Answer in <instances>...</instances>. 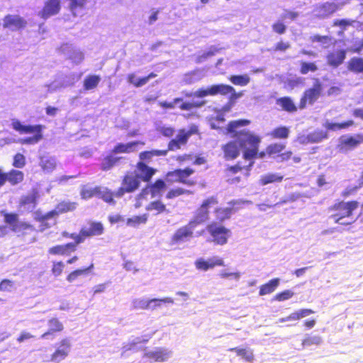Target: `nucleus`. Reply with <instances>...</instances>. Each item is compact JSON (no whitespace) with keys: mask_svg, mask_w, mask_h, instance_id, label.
<instances>
[{"mask_svg":"<svg viewBox=\"0 0 363 363\" xmlns=\"http://www.w3.org/2000/svg\"><path fill=\"white\" fill-rule=\"evenodd\" d=\"M354 125V122L353 120H347L342 123H325V127L329 130L337 131L342 129H347Z\"/></svg>","mask_w":363,"mask_h":363,"instance_id":"46","label":"nucleus"},{"mask_svg":"<svg viewBox=\"0 0 363 363\" xmlns=\"http://www.w3.org/2000/svg\"><path fill=\"white\" fill-rule=\"evenodd\" d=\"M170 352L164 347H157L154 351L147 352L143 357L153 362H163L167 360Z\"/></svg>","mask_w":363,"mask_h":363,"instance_id":"23","label":"nucleus"},{"mask_svg":"<svg viewBox=\"0 0 363 363\" xmlns=\"http://www.w3.org/2000/svg\"><path fill=\"white\" fill-rule=\"evenodd\" d=\"M191 194V191L187 189H184L182 187H177L174 189H171L168 191V192L166 194V199H172L176 197L184 195V194Z\"/></svg>","mask_w":363,"mask_h":363,"instance_id":"55","label":"nucleus"},{"mask_svg":"<svg viewBox=\"0 0 363 363\" xmlns=\"http://www.w3.org/2000/svg\"><path fill=\"white\" fill-rule=\"evenodd\" d=\"M217 223L220 224L223 221L230 218L233 213V208L229 207H218L213 211Z\"/></svg>","mask_w":363,"mask_h":363,"instance_id":"33","label":"nucleus"},{"mask_svg":"<svg viewBox=\"0 0 363 363\" xmlns=\"http://www.w3.org/2000/svg\"><path fill=\"white\" fill-rule=\"evenodd\" d=\"M6 174L7 182L12 186L21 183L24 179V174L20 170L11 169Z\"/></svg>","mask_w":363,"mask_h":363,"instance_id":"37","label":"nucleus"},{"mask_svg":"<svg viewBox=\"0 0 363 363\" xmlns=\"http://www.w3.org/2000/svg\"><path fill=\"white\" fill-rule=\"evenodd\" d=\"M147 341L148 339L141 340L140 338L138 337L136 338V340L133 341L123 344L122 347V354H125L130 351H132L133 352H138L140 350V348L138 347V345L141 343H146L147 342Z\"/></svg>","mask_w":363,"mask_h":363,"instance_id":"41","label":"nucleus"},{"mask_svg":"<svg viewBox=\"0 0 363 363\" xmlns=\"http://www.w3.org/2000/svg\"><path fill=\"white\" fill-rule=\"evenodd\" d=\"M318 70V66L314 62L301 61L300 62V73L301 74H306L308 72H315Z\"/></svg>","mask_w":363,"mask_h":363,"instance_id":"52","label":"nucleus"},{"mask_svg":"<svg viewBox=\"0 0 363 363\" xmlns=\"http://www.w3.org/2000/svg\"><path fill=\"white\" fill-rule=\"evenodd\" d=\"M168 150H152L143 151L139 154V162H143L145 163L149 162L152 160V157L166 156Z\"/></svg>","mask_w":363,"mask_h":363,"instance_id":"30","label":"nucleus"},{"mask_svg":"<svg viewBox=\"0 0 363 363\" xmlns=\"http://www.w3.org/2000/svg\"><path fill=\"white\" fill-rule=\"evenodd\" d=\"M60 348L57 349L50 356V361L55 363H59L65 359L69 354L70 348V343L68 339H62L60 342Z\"/></svg>","mask_w":363,"mask_h":363,"instance_id":"20","label":"nucleus"},{"mask_svg":"<svg viewBox=\"0 0 363 363\" xmlns=\"http://www.w3.org/2000/svg\"><path fill=\"white\" fill-rule=\"evenodd\" d=\"M228 80L235 86H244L250 83V78L247 74L231 75Z\"/></svg>","mask_w":363,"mask_h":363,"instance_id":"50","label":"nucleus"},{"mask_svg":"<svg viewBox=\"0 0 363 363\" xmlns=\"http://www.w3.org/2000/svg\"><path fill=\"white\" fill-rule=\"evenodd\" d=\"M294 293L291 290H284L277 294L274 299L277 301H284L293 297Z\"/></svg>","mask_w":363,"mask_h":363,"instance_id":"61","label":"nucleus"},{"mask_svg":"<svg viewBox=\"0 0 363 363\" xmlns=\"http://www.w3.org/2000/svg\"><path fill=\"white\" fill-rule=\"evenodd\" d=\"M64 268L65 264L62 261L53 262L51 272L55 277H59L62 274Z\"/></svg>","mask_w":363,"mask_h":363,"instance_id":"60","label":"nucleus"},{"mask_svg":"<svg viewBox=\"0 0 363 363\" xmlns=\"http://www.w3.org/2000/svg\"><path fill=\"white\" fill-rule=\"evenodd\" d=\"M359 206V203L355 200L337 201L328 208V218L339 225H351L355 222L353 213Z\"/></svg>","mask_w":363,"mask_h":363,"instance_id":"2","label":"nucleus"},{"mask_svg":"<svg viewBox=\"0 0 363 363\" xmlns=\"http://www.w3.org/2000/svg\"><path fill=\"white\" fill-rule=\"evenodd\" d=\"M272 30L279 35H283L286 31V26L281 21H277L272 25Z\"/></svg>","mask_w":363,"mask_h":363,"instance_id":"64","label":"nucleus"},{"mask_svg":"<svg viewBox=\"0 0 363 363\" xmlns=\"http://www.w3.org/2000/svg\"><path fill=\"white\" fill-rule=\"evenodd\" d=\"M280 279L279 278H274L269 280L267 283L260 286L259 295L264 296L274 292L279 284Z\"/></svg>","mask_w":363,"mask_h":363,"instance_id":"35","label":"nucleus"},{"mask_svg":"<svg viewBox=\"0 0 363 363\" xmlns=\"http://www.w3.org/2000/svg\"><path fill=\"white\" fill-rule=\"evenodd\" d=\"M61 9L60 0H47L40 11V16L47 19L52 16L57 14Z\"/></svg>","mask_w":363,"mask_h":363,"instance_id":"21","label":"nucleus"},{"mask_svg":"<svg viewBox=\"0 0 363 363\" xmlns=\"http://www.w3.org/2000/svg\"><path fill=\"white\" fill-rule=\"evenodd\" d=\"M138 145H144L145 143L138 140L132 141L128 143H120L113 147L112 152L115 154L130 153L135 151V147Z\"/></svg>","mask_w":363,"mask_h":363,"instance_id":"29","label":"nucleus"},{"mask_svg":"<svg viewBox=\"0 0 363 363\" xmlns=\"http://www.w3.org/2000/svg\"><path fill=\"white\" fill-rule=\"evenodd\" d=\"M4 222L11 226L12 231L21 233L28 230H33V226L26 222H21L18 219V215L15 213H5L3 214Z\"/></svg>","mask_w":363,"mask_h":363,"instance_id":"15","label":"nucleus"},{"mask_svg":"<svg viewBox=\"0 0 363 363\" xmlns=\"http://www.w3.org/2000/svg\"><path fill=\"white\" fill-rule=\"evenodd\" d=\"M99 192V186L95 187H90L87 185H84L81 188L80 196L84 200H88L93 197H98Z\"/></svg>","mask_w":363,"mask_h":363,"instance_id":"42","label":"nucleus"},{"mask_svg":"<svg viewBox=\"0 0 363 363\" xmlns=\"http://www.w3.org/2000/svg\"><path fill=\"white\" fill-rule=\"evenodd\" d=\"M77 203L75 202L62 201L57 204L56 208L60 213H64L75 210Z\"/></svg>","mask_w":363,"mask_h":363,"instance_id":"56","label":"nucleus"},{"mask_svg":"<svg viewBox=\"0 0 363 363\" xmlns=\"http://www.w3.org/2000/svg\"><path fill=\"white\" fill-rule=\"evenodd\" d=\"M345 4H336L334 2L326 1L315 6L313 11L315 13V16L318 19H324L329 18L335 12L341 9Z\"/></svg>","mask_w":363,"mask_h":363,"instance_id":"14","label":"nucleus"},{"mask_svg":"<svg viewBox=\"0 0 363 363\" xmlns=\"http://www.w3.org/2000/svg\"><path fill=\"white\" fill-rule=\"evenodd\" d=\"M40 197L39 191L36 188H33L29 194L21 197L18 203L19 207H31L35 208L38 204V200Z\"/></svg>","mask_w":363,"mask_h":363,"instance_id":"26","label":"nucleus"},{"mask_svg":"<svg viewBox=\"0 0 363 363\" xmlns=\"http://www.w3.org/2000/svg\"><path fill=\"white\" fill-rule=\"evenodd\" d=\"M179 104V108L182 111H191L194 108L201 107L204 105V101L190 102L184 101L182 98L177 97L173 99L172 101H160L158 105L164 109H174L175 105Z\"/></svg>","mask_w":363,"mask_h":363,"instance_id":"11","label":"nucleus"},{"mask_svg":"<svg viewBox=\"0 0 363 363\" xmlns=\"http://www.w3.org/2000/svg\"><path fill=\"white\" fill-rule=\"evenodd\" d=\"M210 218L209 211L203 210L201 207L199 206L194 213V218L189 220L194 225H198L208 221Z\"/></svg>","mask_w":363,"mask_h":363,"instance_id":"31","label":"nucleus"},{"mask_svg":"<svg viewBox=\"0 0 363 363\" xmlns=\"http://www.w3.org/2000/svg\"><path fill=\"white\" fill-rule=\"evenodd\" d=\"M147 218L145 214L142 216H135L132 218H130L127 220V224L130 226L135 227L142 223H145L147 222Z\"/></svg>","mask_w":363,"mask_h":363,"instance_id":"57","label":"nucleus"},{"mask_svg":"<svg viewBox=\"0 0 363 363\" xmlns=\"http://www.w3.org/2000/svg\"><path fill=\"white\" fill-rule=\"evenodd\" d=\"M322 90L323 86L318 81L314 83L311 88L305 90L300 99L299 108H304L307 104H313L320 96Z\"/></svg>","mask_w":363,"mask_h":363,"instance_id":"13","label":"nucleus"},{"mask_svg":"<svg viewBox=\"0 0 363 363\" xmlns=\"http://www.w3.org/2000/svg\"><path fill=\"white\" fill-rule=\"evenodd\" d=\"M94 268V264L91 263L89 267L77 269L70 272L66 277L68 282H73L79 277L88 274Z\"/></svg>","mask_w":363,"mask_h":363,"instance_id":"45","label":"nucleus"},{"mask_svg":"<svg viewBox=\"0 0 363 363\" xmlns=\"http://www.w3.org/2000/svg\"><path fill=\"white\" fill-rule=\"evenodd\" d=\"M74 243H65L52 246L48 249V253L55 256H69L77 250Z\"/></svg>","mask_w":363,"mask_h":363,"instance_id":"22","label":"nucleus"},{"mask_svg":"<svg viewBox=\"0 0 363 363\" xmlns=\"http://www.w3.org/2000/svg\"><path fill=\"white\" fill-rule=\"evenodd\" d=\"M230 140L222 145L221 150L223 153V157L226 160H233L237 158L240 155V150L242 147L240 146L238 140Z\"/></svg>","mask_w":363,"mask_h":363,"instance_id":"19","label":"nucleus"},{"mask_svg":"<svg viewBox=\"0 0 363 363\" xmlns=\"http://www.w3.org/2000/svg\"><path fill=\"white\" fill-rule=\"evenodd\" d=\"M48 330L40 336L42 339H53L55 334L64 330L63 324L57 318H52L48 321Z\"/></svg>","mask_w":363,"mask_h":363,"instance_id":"24","label":"nucleus"},{"mask_svg":"<svg viewBox=\"0 0 363 363\" xmlns=\"http://www.w3.org/2000/svg\"><path fill=\"white\" fill-rule=\"evenodd\" d=\"M348 70L354 73H363V58L353 57L347 62Z\"/></svg>","mask_w":363,"mask_h":363,"instance_id":"39","label":"nucleus"},{"mask_svg":"<svg viewBox=\"0 0 363 363\" xmlns=\"http://www.w3.org/2000/svg\"><path fill=\"white\" fill-rule=\"evenodd\" d=\"M136 170L139 180L149 183L152 180L153 176L157 172V169L150 167L143 162H138L136 164Z\"/></svg>","mask_w":363,"mask_h":363,"instance_id":"18","label":"nucleus"},{"mask_svg":"<svg viewBox=\"0 0 363 363\" xmlns=\"http://www.w3.org/2000/svg\"><path fill=\"white\" fill-rule=\"evenodd\" d=\"M101 81V77L96 74L87 75L84 79V89L85 90H91L97 87Z\"/></svg>","mask_w":363,"mask_h":363,"instance_id":"47","label":"nucleus"},{"mask_svg":"<svg viewBox=\"0 0 363 363\" xmlns=\"http://www.w3.org/2000/svg\"><path fill=\"white\" fill-rule=\"evenodd\" d=\"M277 104L279 105L283 110L289 113H294L297 111V107L292 99L289 96L279 98L277 100Z\"/></svg>","mask_w":363,"mask_h":363,"instance_id":"38","label":"nucleus"},{"mask_svg":"<svg viewBox=\"0 0 363 363\" xmlns=\"http://www.w3.org/2000/svg\"><path fill=\"white\" fill-rule=\"evenodd\" d=\"M196 228L189 221L186 225L179 228L171 237V244L178 245L190 240L194 238V230Z\"/></svg>","mask_w":363,"mask_h":363,"instance_id":"12","label":"nucleus"},{"mask_svg":"<svg viewBox=\"0 0 363 363\" xmlns=\"http://www.w3.org/2000/svg\"><path fill=\"white\" fill-rule=\"evenodd\" d=\"M314 313V311L309 308L301 309L299 311H295L291 313L289 316L282 318L281 320V322L289 321V320H298L304 317L310 315Z\"/></svg>","mask_w":363,"mask_h":363,"instance_id":"43","label":"nucleus"},{"mask_svg":"<svg viewBox=\"0 0 363 363\" xmlns=\"http://www.w3.org/2000/svg\"><path fill=\"white\" fill-rule=\"evenodd\" d=\"M363 143V134L342 135L340 138L336 145V150L340 153H347L357 148Z\"/></svg>","mask_w":363,"mask_h":363,"instance_id":"9","label":"nucleus"},{"mask_svg":"<svg viewBox=\"0 0 363 363\" xmlns=\"http://www.w3.org/2000/svg\"><path fill=\"white\" fill-rule=\"evenodd\" d=\"M174 300L170 297L163 298H152L149 299L148 310H154L162 306L163 303H173Z\"/></svg>","mask_w":363,"mask_h":363,"instance_id":"51","label":"nucleus"},{"mask_svg":"<svg viewBox=\"0 0 363 363\" xmlns=\"http://www.w3.org/2000/svg\"><path fill=\"white\" fill-rule=\"evenodd\" d=\"M355 23L354 20L350 19H336L333 22V26L335 27H340L343 29H345L348 26H352Z\"/></svg>","mask_w":363,"mask_h":363,"instance_id":"62","label":"nucleus"},{"mask_svg":"<svg viewBox=\"0 0 363 363\" xmlns=\"http://www.w3.org/2000/svg\"><path fill=\"white\" fill-rule=\"evenodd\" d=\"M224 266L223 259L219 257L211 258L208 260H205L202 258L198 259L195 262V267L199 270L207 271L216 267Z\"/></svg>","mask_w":363,"mask_h":363,"instance_id":"25","label":"nucleus"},{"mask_svg":"<svg viewBox=\"0 0 363 363\" xmlns=\"http://www.w3.org/2000/svg\"><path fill=\"white\" fill-rule=\"evenodd\" d=\"M12 128L20 134H32V136L21 138L18 142L22 145H34L43 138L45 125L41 124L24 125L18 119L11 121Z\"/></svg>","mask_w":363,"mask_h":363,"instance_id":"3","label":"nucleus"},{"mask_svg":"<svg viewBox=\"0 0 363 363\" xmlns=\"http://www.w3.org/2000/svg\"><path fill=\"white\" fill-rule=\"evenodd\" d=\"M199 133V128L194 124L191 125L189 130L179 129L176 138L169 140L167 150H168V152L179 150L182 146L187 143L189 138L191 135Z\"/></svg>","mask_w":363,"mask_h":363,"instance_id":"8","label":"nucleus"},{"mask_svg":"<svg viewBox=\"0 0 363 363\" xmlns=\"http://www.w3.org/2000/svg\"><path fill=\"white\" fill-rule=\"evenodd\" d=\"M284 179V176L277 173H269L262 175L259 181L262 186H264L271 183L281 182Z\"/></svg>","mask_w":363,"mask_h":363,"instance_id":"44","label":"nucleus"},{"mask_svg":"<svg viewBox=\"0 0 363 363\" xmlns=\"http://www.w3.org/2000/svg\"><path fill=\"white\" fill-rule=\"evenodd\" d=\"M230 94V100L235 101L242 95V92H236L235 89L230 85L218 84H213L207 89H199L195 93L194 96L198 98H203L207 96H216L218 94L227 95Z\"/></svg>","mask_w":363,"mask_h":363,"instance_id":"4","label":"nucleus"},{"mask_svg":"<svg viewBox=\"0 0 363 363\" xmlns=\"http://www.w3.org/2000/svg\"><path fill=\"white\" fill-rule=\"evenodd\" d=\"M218 204V197L216 196H211L203 199L199 206L201 207L203 210L210 212V209Z\"/></svg>","mask_w":363,"mask_h":363,"instance_id":"54","label":"nucleus"},{"mask_svg":"<svg viewBox=\"0 0 363 363\" xmlns=\"http://www.w3.org/2000/svg\"><path fill=\"white\" fill-rule=\"evenodd\" d=\"M291 48V45L289 42H284L279 40L277 42L274 47L272 48L273 52H284Z\"/></svg>","mask_w":363,"mask_h":363,"instance_id":"63","label":"nucleus"},{"mask_svg":"<svg viewBox=\"0 0 363 363\" xmlns=\"http://www.w3.org/2000/svg\"><path fill=\"white\" fill-rule=\"evenodd\" d=\"M229 350L235 352L238 356L241 357L246 361L250 362L253 359L252 352L246 348L233 347L229 349Z\"/></svg>","mask_w":363,"mask_h":363,"instance_id":"53","label":"nucleus"},{"mask_svg":"<svg viewBox=\"0 0 363 363\" xmlns=\"http://www.w3.org/2000/svg\"><path fill=\"white\" fill-rule=\"evenodd\" d=\"M195 170L191 167L176 169L168 172L166 174V182L169 184L179 183L188 186H193L197 184V180L191 177Z\"/></svg>","mask_w":363,"mask_h":363,"instance_id":"5","label":"nucleus"},{"mask_svg":"<svg viewBox=\"0 0 363 363\" xmlns=\"http://www.w3.org/2000/svg\"><path fill=\"white\" fill-rule=\"evenodd\" d=\"M285 147L286 145L283 143H272L267 146L266 153L269 157L277 158L278 162H287L291 159L294 163L301 162V157L298 155L293 157L292 151L288 150L283 152V150L285 149Z\"/></svg>","mask_w":363,"mask_h":363,"instance_id":"6","label":"nucleus"},{"mask_svg":"<svg viewBox=\"0 0 363 363\" xmlns=\"http://www.w3.org/2000/svg\"><path fill=\"white\" fill-rule=\"evenodd\" d=\"M146 210L148 211H154L156 214L169 213V210L167 209L165 204H164L160 200L150 202L146 206Z\"/></svg>","mask_w":363,"mask_h":363,"instance_id":"48","label":"nucleus"},{"mask_svg":"<svg viewBox=\"0 0 363 363\" xmlns=\"http://www.w3.org/2000/svg\"><path fill=\"white\" fill-rule=\"evenodd\" d=\"M140 184L138 177L133 174H126L123 176L121 186L116 191V197H122L125 194L132 193L136 191Z\"/></svg>","mask_w":363,"mask_h":363,"instance_id":"10","label":"nucleus"},{"mask_svg":"<svg viewBox=\"0 0 363 363\" xmlns=\"http://www.w3.org/2000/svg\"><path fill=\"white\" fill-rule=\"evenodd\" d=\"M12 165L16 168H23L26 165V157L21 153H16L13 156Z\"/></svg>","mask_w":363,"mask_h":363,"instance_id":"58","label":"nucleus"},{"mask_svg":"<svg viewBox=\"0 0 363 363\" xmlns=\"http://www.w3.org/2000/svg\"><path fill=\"white\" fill-rule=\"evenodd\" d=\"M290 130L286 126H278L271 130L268 135L272 139L284 140L289 136Z\"/></svg>","mask_w":363,"mask_h":363,"instance_id":"36","label":"nucleus"},{"mask_svg":"<svg viewBox=\"0 0 363 363\" xmlns=\"http://www.w3.org/2000/svg\"><path fill=\"white\" fill-rule=\"evenodd\" d=\"M328 138V133L323 130H316L307 135L302 143H316Z\"/></svg>","mask_w":363,"mask_h":363,"instance_id":"34","label":"nucleus"},{"mask_svg":"<svg viewBox=\"0 0 363 363\" xmlns=\"http://www.w3.org/2000/svg\"><path fill=\"white\" fill-rule=\"evenodd\" d=\"M157 74L154 72H150L148 75L136 79L135 74L133 73L129 74L127 77L128 82L133 84L135 87H141L146 84L150 79L155 78Z\"/></svg>","mask_w":363,"mask_h":363,"instance_id":"32","label":"nucleus"},{"mask_svg":"<svg viewBox=\"0 0 363 363\" xmlns=\"http://www.w3.org/2000/svg\"><path fill=\"white\" fill-rule=\"evenodd\" d=\"M167 188L166 182L162 179H156L153 183H148L145 189L147 194H150L152 198L161 195L162 192Z\"/></svg>","mask_w":363,"mask_h":363,"instance_id":"28","label":"nucleus"},{"mask_svg":"<svg viewBox=\"0 0 363 363\" xmlns=\"http://www.w3.org/2000/svg\"><path fill=\"white\" fill-rule=\"evenodd\" d=\"M114 196H116V192L112 191L107 187H102L99 186L98 198L109 204H115L116 201L114 200Z\"/></svg>","mask_w":363,"mask_h":363,"instance_id":"40","label":"nucleus"},{"mask_svg":"<svg viewBox=\"0 0 363 363\" xmlns=\"http://www.w3.org/2000/svg\"><path fill=\"white\" fill-rule=\"evenodd\" d=\"M250 121L239 119L230 121L227 127L226 134L232 138L238 140L240 146L242 149V157L245 160H252L256 158H264L267 155L266 150L259 152L261 138L248 129H240L248 125Z\"/></svg>","mask_w":363,"mask_h":363,"instance_id":"1","label":"nucleus"},{"mask_svg":"<svg viewBox=\"0 0 363 363\" xmlns=\"http://www.w3.org/2000/svg\"><path fill=\"white\" fill-rule=\"evenodd\" d=\"M346 57V50H337L329 52L326 56L328 65L333 67H337L342 65Z\"/></svg>","mask_w":363,"mask_h":363,"instance_id":"27","label":"nucleus"},{"mask_svg":"<svg viewBox=\"0 0 363 363\" xmlns=\"http://www.w3.org/2000/svg\"><path fill=\"white\" fill-rule=\"evenodd\" d=\"M104 233V227L101 222L92 221L89 223V228H82L79 230L81 242L83 243L86 238L99 236Z\"/></svg>","mask_w":363,"mask_h":363,"instance_id":"17","label":"nucleus"},{"mask_svg":"<svg viewBox=\"0 0 363 363\" xmlns=\"http://www.w3.org/2000/svg\"><path fill=\"white\" fill-rule=\"evenodd\" d=\"M120 158L114 157L111 155L104 157L101 162L100 167L103 171H108L113 167L118 162Z\"/></svg>","mask_w":363,"mask_h":363,"instance_id":"49","label":"nucleus"},{"mask_svg":"<svg viewBox=\"0 0 363 363\" xmlns=\"http://www.w3.org/2000/svg\"><path fill=\"white\" fill-rule=\"evenodd\" d=\"M206 230L211 236V241L217 245H224L227 244L231 236L230 229L215 221L206 225Z\"/></svg>","mask_w":363,"mask_h":363,"instance_id":"7","label":"nucleus"},{"mask_svg":"<svg viewBox=\"0 0 363 363\" xmlns=\"http://www.w3.org/2000/svg\"><path fill=\"white\" fill-rule=\"evenodd\" d=\"M62 235L64 238L72 239L74 241L69 242V243H74V247H78V245L82 244L79 233H69L68 232L64 231L62 233Z\"/></svg>","mask_w":363,"mask_h":363,"instance_id":"59","label":"nucleus"},{"mask_svg":"<svg viewBox=\"0 0 363 363\" xmlns=\"http://www.w3.org/2000/svg\"><path fill=\"white\" fill-rule=\"evenodd\" d=\"M27 21L19 15H6L3 18V27L11 30H21L27 26Z\"/></svg>","mask_w":363,"mask_h":363,"instance_id":"16","label":"nucleus"}]
</instances>
